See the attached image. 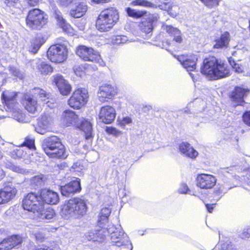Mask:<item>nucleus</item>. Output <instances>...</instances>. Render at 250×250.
Masks as SVG:
<instances>
[{
	"instance_id": "obj_1",
	"label": "nucleus",
	"mask_w": 250,
	"mask_h": 250,
	"mask_svg": "<svg viewBox=\"0 0 250 250\" xmlns=\"http://www.w3.org/2000/svg\"><path fill=\"white\" fill-rule=\"evenodd\" d=\"M200 72L206 77L213 80L226 78L231 75L230 68L226 62L212 55L203 59Z\"/></svg>"
},
{
	"instance_id": "obj_2",
	"label": "nucleus",
	"mask_w": 250,
	"mask_h": 250,
	"mask_svg": "<svg viewBox=\"0 0 250 250\" xmlns=\"http://www.w3.org/2000/svg\"><path fill=\"white\" fill-rule=\"evenodd\" d=\"M120 21V12L114 6H108L103 9L98 15L95 21L97 30L101 33L111 30Z\"/></svg>"
},
{
	"instance_id": "obj_3",
	"label": "nucleus",
	"mask_w": 250,
	"mask_h": 250,
	"mask_svg": "<svg viewBox=\"0 0 250 250\" xmlns=\"http://www.w3.org/2000/svg\"><path fill=\"white\" fill-rule=\"evenodd\" d=\"M86 201L79 197L69 199L62 206V212L64 215H72L76 218L83 216L86 213Z\"/></svg>"
},
{
	"instance_id": "obj_4",
	"label": "nucleus",
	"mask_w": 250,
	"mask_h": 250,
	"mask_svg": "<svg viewBox=\"0 0 250 250\" xmlns=\"http://www.w3.org/2000/svg\"><path fill=\"white\" fill-rule=\"evenodd\" d=\"M25 23L27 27L31 30H40L48 23V17L42 10L34 8L30 9L25 17Z\"/></svg>"
},
{
	"instance_id": "obj_5",
	"label": "nucleus",
	"mask_w": 250,
	"mask_h": 250,
	"mask_svg": "<svg viewBox=\"0 0 250 250\" xmlns=\"http://www.w3.org/2000/svg\"><path fill=\"white\" fill-rule=\"evenodd\" d=\"M165 30L172 40H163L161 43L162 48L171 52L178 51L180 48V44L183 41L182 32L178 28L170 25H166Z\"/></svg>"
},
{
	"instance_id": "obj_6",
	"label": "nucleus",
	"mask_w": 250,
	"mask_h": 250,
	"mask_svg": "<svg viewBox=\"0 0 250 250\" xmlns=\"http://www.w3.org/2000/svg\"><path fill=\"white\" fill-rule=\"evenodd\" d=\"M76 55L84 62H91L104 66L105 62L102 59L99 52L91 47L79 45L75 49Z\"/></svg>"
},
{
	"instance_id": "obj_7",
	"label": "nucleus",
	"mask_w": 250,
	"mask_h": 250,
	"mask_svg": "<svg viewBox=\"0 0 250 250\" xmlns=\"http://www.w3.org/2000/svg\"><path fill=\"white\" fill-rule=\"evenodd\" d=\"M68 49L64 44L57 43L51 45L47 50V56L52 62L61 63L68 58Z\"/></svg>"
},
{
	"instance_id": "obj_8",
	"label": "nucleus",
	"mask_w": 250,
	"mask_h": 250,
	"mask_svg": "<svg viewBox=\"0 0 250 250\" xmlns=\"http://www.w3.org/2000/svg\"><path fill=\"white\" fill-rule=\"evenodd\" d=\"M23 209L34 213L42 214L43 210L39 194L30 192L25 195L22 201Z\"/></svg>"
},
{
	"instance_id": "obj_9",
	"label": "nucleus",
	"mask_w": 250,
	"mask_h": 250,
	"mask_svg": "<svg viewBox=\"0 0 250 250\" xmlns=\"http://www.w3.org/2000/svg\"><path fill=\"white\" fill-rule=\"evenodd\" d=\"M88 98V93L86 89L78 88L73 92L67 101V104L71 108L78 110L87 104Z\"/></svg>"
},
{
	"instance_id": "obj_10",
	"label": "nucleus",
	"mask_w": 250,
	"mask_h": 250,
	"mask_svg": "<svg viewBox=\"0 0 250 250\" xmlns=\"http://www.w3.org/2000/svg\"><path fill=\"white\" fill-rule=\"evenodd\" d=\"M19 92L12 90L5 89L1 94V100L4 106L11 110L18 108V101Z\"/></svg>"
},
{
	"instance_id": "obj_11",
	"label": "nucleus",
	"mask_w": 250,
	"mask_h": 250,
	"mask_svg": "<svg viewBox=\"0 0 250 250\" xmlns=\"http://www.w3.org/2000/svg\"><path fill=\"white\" fill-rule=\"evenodd\" d=\"M250 92L248 87L235 86L233 90L229 93V97L232 103L235 104L234 106L237 105L244 106L246 102L244 98L247 97Z\"/></svg>"
},
{
	"instance_id": "obj_12",
	"label": "nucleus",
	"mask_w": 250,
	"mask_h": 250,
	"mask_svg": "<svg viewBox=\"0 0 250 250\" xmlns=\"http://www.w3.org/2000/svg\"><path fill=\"white\" fill-rule=\"evenodd\" d=\"M118 93L117 89L110 84L104 83L99 86L97 96L98 100L102 103L112 100Z\"/></svg>"
},
{
	"instance_id": "obj_13",
	"label": "nucleus",
	"mask_w": 250,
	"mask_h": 250,
	"mask_svg": "<svg viewBox=\"0 0 250 250\" xmlns=\"http://www.w3.org/2000/svg\"><path fill=\"white\" fill-rule=\"evenodd\" d=\"M196 186L202 189H211L216 185L217 179L215 176L207 173H199L195 179Z\"/></svg>"
},
{
	"instance_id": "obj_14",
	"label": "nucleus",
	"mask_w": 250,
	"mask_h": 250,
	"mask_svg": "<svg viewBox=\"0 0 250 250\" xmlns=\"http://www.w3.org/2000/svg\"><path fill=\"white\" fill-rule=\"evenodd\" d=\"M39 194L43 208L44 204L56 205L60 201L58 193L49 188H43L41 189Z\"/></svg>"
},
{
	"instance_id": "obj_15",
	"label": "nucleus",
	"mask_w": 250,
	"mask_h": 250,
	"mask_svg": "<svg viewBox=\"0 0 250 250\" xmlns=\"http://www.w3.org/2000/svg\"><path fill=\"white\" fill-rule=\"evenodd\" d=\"M23 238L19 234H12L0 241V250H12L21 246Z\"/></svg>"
},
{
	"instance_id": "obj_16",
	"label": "nucleus",
	"mask_w": 250,
	"mask_h": 250,
	"mask_svg": "<svg viewBox=\"0 0 250 250\" xmlns=\"http://www.w3.org/2000/svg\"><path fill=\"white\" fill-rule=\"evenodd\" d=\"M59 189L62 195L66 197L79 193L82 190L81 180L77 178L64 185L61 186Z\"/></svg>"
},
{
	"instance_id": "obj_17",
	"label": "nucleus",
	"mask_w": 250,
	"mask_h": 250,
	"mask_svg": "<svg viewBox=\"0 0 250 250\" xmlns=\"http://www.w3.org/2000/svg\"><path fill=\"white\" fill-rule=\"evenodd\" d=\"M116 115V110L113 106L105 105L100 108L98 117L104 123L109 124L114 121Z\"/></svg>"
},
{
	"instance_id": "obj_18",
	"label": "nucleus",
	"mask_w": 250,
	"mask_h": 250,
	"mask_svg": "<svg viewBox=\"0 0 250 250\" xmlns=\"http://www.w3.org/2000/svg\"><path fill=\"white\" fill-rule=\"evenodd\" d=\"M177 59L182 65L188 71H193L196 68L197 58L193 54H182L177 56Z\"/></svg>"
},
{
	"instance_id": "obj_19",
	"label": "nucleus",
	"mask_w": 250,
	"mask_h": 250,
	"mask_svg": "<svg viewBox=\"0 0 250 250\" xmlns=\"http://www.w3.org/2000/svg\"><path fill=\"white\" fill-rule=\"evenodd\" d=\"M53 83L57 87L60 93L63 96L69 95L71 91V86L65 80L63 77L60 74H57L53 76Z\"/></svg>"
},
{
	"instance_id": "obj_20",
	"label": "nucleus",
	"mask_w": 250,
	"mask_h": 250,
	"mask_svg": "<svg viewBox=\"0 0 250 250\" xmlns=\"http://www.w3.org/2000/svg\"><path fill=\"white\" fill-rule=\"evenodd\" d=\"M231 36L229 32L224 31L214 40L212 48L214 49H226L229 46Z\"/></svg>"
},
{
	"instance_id": "obj_21",
	"label": "nucleus",
	"mask_w": 250,
	"mask_h": 250,
	"mask_svg": "<svg viewBox=\"0 0 250 250\" xmlns=\"http://www.w3.org/2000/svg\"><path fill=\"white\" fill-rule=\"evenodd\" d=\"M30 92L32 97L38 99L43 104H47L51 101L52 102L55 101V99L53 98L50 93L47 92L41 87H35L30 90Z\"/></svg>"
},
{
	"instance_id": "obj_22",
	"label": "nucleus",
	"mask_w": 250,
	"mask_h": 250,
	"mask_svg": "<svg viewBox=\"0 0 250 250\" xmlns=\"http://www.w3.org/2000/svg\"><path fill=\"white\" fill-rule=\"evenodd\" d=\"M45 154L49 158L57 160H64L68 156L66 147L63 143L57 146Z\"/></svg>"
},
{
	"instance_id": "obj_23",
	"label": "nucleus",
	"mask_w": 250,
	"mask_h": 250,
	"mask_svg": "<svg viewBox=\"0 0 250 250\" xmlns=\"http://www.w3.org/2000/svg\"><path fill=\"white\" fill-rule=\"evenodd\" d=\"M62 143L60 137L56 135H51L43 140L42 147L44 152L46 153Z\"/></svg>"
},
{
	"instance_id": "obj_24",
	"label": "nucleus",
	"mask_w": 250,
	"mask_h": 250,
	"mask_svg": "<svg viewBox=\"0 0 250 250\" xmlns=\"http://www.w3.org/2000/svg\"><path fill=\"white\" fill-rule=\"evenodd\" d=\"M154 19L152 18H147L141 21L139 24L140 32L147 37L151 36L154 29Z\"/></svg>"
},
{
	"instance_id": "obj_25",
	"label": "nucleus",
	"mask_w": 250,
	"mask_h": 250,
	"mask_svg": "<svg viewBox=\"0 0 250 250\" xmlns=\"http://www.w3.org/2000/svg\"><path fill=\"white\" fill-rule=\"evenodd\" d=\"M21 104L24 108L30 113H34L37 110L38 107L37 101L31 95L24 94L22 97Z\"/></svg>"
},
{
	"instance_id": "obj_26",
	"label": "nucleus",
	"mask_w": 250,
	"mask_h": 250,
	"mask_svg": "<svg viewBox=\"0 0 250 250\" xmlns=\"http://www.w3.org/2000/svg\"><path fill=\"white\" fill-rule=\"evenodd\" d=\"M15 188H4L0 189V205L7 204L17 194Z\"/></svg>"
},
{
	"instance_id": "obj_27",
	"label": "nucleus",
	"mask_w": 250,
	"mask_h": 250,
	"mask_svg": "<svg viewBox=\"0 0 250 250\" xmlns=\"http://www.w3.org/2000/svg\"><path fill=\"white\" fill-rule=\"evenodd\" d=\"M78 116L75 112L66 109L64 110L61 116V121L66 126H70L78 122Z\"/></svg>"
},
{
	"instance_id": "obj_28",
	"label": "nucleus",
	"mask_w": 250,
	"mask_h": 250,
	"mask_svg": "<svg viewBox=\"0 0 250 250\" xmlns=\"http://www.w3.org/2000/svg\"><path fill=\"white\" fill-rule=\"evenodd\" d=\"M101 228L100 229L88 232L85 235L86 239L91 241H102L108 231L105 228Z\"/></svg>"
},
{
	"instance_id": "obj_29",
	"label": "nucleus",
	"mask_w": 250,
	"mask_h": 250,
	"mask_svg": "<svg viewBox=\"0 0 250 250\" xmlns=\"http://www.w3.org/2000/svg\"><path fill=\"white\" fill-rule=\"evenodd\" d=\"M179 149L182 154L191 159H195L198 154V152L187 142H182L180 144Z\"/></svg>"
},
{
	"instance_id": "obj_30",
	"label": "nucleus",
	"mask_w": 250,
	"mask_h": 250,
	"mask_svg": "<svg viewBox=\"0 0 250 250\" xmlns=\"http://www.w3.org/2000/svg\"><path fill=\"white\" fill-rule=\"evenodd\" d=\"M79 128L84 132L85 139L92 142L94 134L92 132V126L90 122L86 120L82 121L79 125Z\"/></svg>"
},
{
	"instance_id": "obj_31",
	"label": "nucleus",
	"mask_w": 250,
	"mask_h": 250,
	"mask_svg": "<svg viewBox=\"0 0 250 250\" xmlns=\"http://www.w3.org/2000/svg\"><path fill=\"white\" fill-rule=\"evenodd\" d=\"M87 11V6L83 3H79L75 8L69 12L70 16L73 18H80L83 17Z\"/></svg>"
},
{
	"instance_id": "obj_32",
	"label": "nucleus",
	"mask_w": 250,
	"mask_h": 250,
	"mask_svg": "<svg viewBox=\"0 0 250 250\" xmlns=\"http://www.w3.org/2000/svg\"><path fill=\"white\" fill-rule=\"evenodd\" d=\"M37 72L41 75H46L53 72V68L50 64L46 62L41 61L36 64Z\"/></svg>"
},
{
	"instance_id": "obj_33",
	"label": "nucleus",
	"mask_w": 250,
	"mask_h": 250,
	"mask_svg": "<svg viewBox=\"0 0 250 250\" xmlns=\"http://www.w3.org/2000/svg\"><path fill=\"white\" fill-rule=\"evenodd\" d=\"M110 213L111 210L108 208L104 207L101 209L98 220V225L101 228H104V226L108 222V217Z\"/></svg>"
},
{
	"instance_id": "obj_34",
	"label": "nucleus",
	"mask_w": 250,
	"mask_h": 250,
	"mask_svg": "<svg viewBox=\"0 0 250 250\" xmlns=\"http://www.w3.org/2000/svg\"><path fill=\"white\" fill-rule=\"evenodd\" d=\"M124 233L120 230L116 229L111 233V241L112 245L121 246L124 244Z\"/></svg>"
},
{
	"instance_id": "obj_35",
	"label": "nucleus",
	"mask_w": 250,
	"mask_h": 250,
	"mask_svg": "<svg viewBox=\"0 0 250 250\" xmlns=\"http://www.w3.org/2000/svg\"><path fill=\"white\" fill-rule=\"evenodd\" d=\"M58 20L59 25L64 32L71 36L75 34V30L62 17H58Z\"/></svg>"
},
{
	"instance_id": "obj_36",
	"label": "nucleus",
	"mask_w": 250,
	"mask_h": 250,
	"mask_svg": "<svg viewBox=\"0 0 250 250\" xmlns=\"http://www.w3.org/2000/svg\"><path fill=\"white\" fill-rule=\"evenodd\" d=\"M45 41L42 37H35L31 42L30 52L35 54Z\"/></svg>"
},
{
	"instance_id": "obj_37",
	"label": "nucleus",
	"mask_w": 250,
	"mask_h": 250,
	"mask_svg": "<svg viewBox=\"0 0 250 250\" xmlns=\"http://www.w3.org/2000/svg\"><path fill=\"white\" fill-rule=\"evenodd\" d=\"M125 11L129 17L134 19L140 18L146 14V11L137 10L129 7L125 9Z\"/></svg>"
},
{
	"instance_id": "obj_38",
	"label": "nucleus",
	"mask_w": 250,
	"mask_h": 250,
	"mask_svg": "<svg viewBox=\"0 0 250 250\" xmlns=\"http://www.w3.org/2000/svg\"><path fill=\"white\" fill-rule=\"evenodd\" d=\"M35 140L31 135H28L24 138V141L21 145V146H25L29 149L36 150L35 145Z\"/></svg>"
},
{
	"instance_id": "obj_39",
	"label": "nucleus",
	"mask_w": 250,
	"mask_h": 250,
	"mask_svg": "<svg viewBox=\"0 0 250 250\" xmlns=\"http://www.w3.org/2000/svg\"><path fill=\"white\" fill-rule=\"evenodd\" d=\"M130 5L133 6H141L147 8L153 7L154 4L151 1L147 0H133Z\"/></svg>"
},
{
	"instance_id": "obj_40",
	"label": "nucleus",
	"mask_w": 250,
	"mask_h": 250,
	"mask_svg": "<svg viewBox=\"0 0 250 250\" xmlns=\"http://www.w3.org/2000/svg\"><path fill=\"white\" fill-rule=\"evenodd\" d=\"M20 2V0H5L4 3L10 10H13L19 8Z\"/></svg>"
},
{
	"instance_id": "obj_41",
	"label": "nucleus",
	"mask_w": 250,
	"mask_h": 250,
	"mask_svg": "<svg viewBox=\"0 0 250 250\" xmlns=\"http://www.w3.org/2000/svg\"><path fill=\"white\" fill-rule=\"evenodd\" d=\"M43 214L45 218L47 219H52L56 215L54 209L50 207L47 208Z\"/></svg>"
},
{
	"instance_id": "obj_42",
	"label": "nucleus",
	"mask_w": 250,
	"mask_h": 250,
	"mask_svg": "<svg viewBox=\"0 0 250 250\" xmlns=\"http://www.w3.org/2000/svg\"><path fill=\"white\" fill-rule=\"evenodd\" d=\"M33 235L36 241L39 242H42L46 238L45 233L42 231H38L34 233Z\"/></svg>"
},
{
	"instance_id": "obj_43",
	"label": "nucleus",
	"mask_w": 250,
	"mask_h": 250,
	"mask_svg": "<svg viewBox=\"0 0 250 250\" xmlns=\"http://www.w3.org/2000/svg\"><path fill=\"white\" fill-rule=\"evenodd\" d=\"M223 196V191L220 188L214 189L212 193V196L214 200L218 201Z\"/></svg>"
},
{
	"instance_id": "obj_44",
	"label": "nucleus",
	"mask_w": 250,
	"mask_h": 250,
	"mask_svg": "<svg viewBox=\"0 0 250 250\" xmlns=\"http://www.w3.org/2000/svg\"><path fill=\"white\" fill-rule=\"evenodd\" d=\"M105 130L107 134L113 135L115 136H118L121 133L119 130L112 126H107L105 128Z\"/></svg>"
},
{
	"instance_id": "obj_45",
	"label": "nucleus",
	"mask_w": 250,
	"mask_h": 250,
	"mask_svg": "<svg viewBox=\"0 0 250 250\" xmlns=\"http://www.w3.org/2000/svg\"><path fill=\"white\" fill-rule=\"evenodd\" d=\"M242 120L247 125L250 126V110L244 113L242 115Z\"/></svg>"
},
{
	"instance_id": "obj_46",
	"label": "nucleus",
	"mask_w": 250,
	"mask_h": 250,
	"mask_svg": "<svg viewBox=\"0 0 250 250\" xmlns=\"http://www.w3.org/2000/svg\"><path fill=\"white\" fill-rule=\"evenodd\" d=\"M233 69L237 73H242L243 72V68L242 65L236 63L234 62L233 63H231Z\"/></svg>"
},
{
	"instance_id": "obj_47",
	"label": "nucleus",
	"mask_w": 250,
	"mask_h": 250,
	"mask_svg": "<svg viewBox=\"0 0 250 250\" xmlns=\"http://www.w3.org/2000/svg\"><path fill=\"white\" fill-rule=\"evenodd\" d=\"M45 180V178L43 175H37L33 177V181L36 184L44 183Z\"/></svg>"
},
{
	"instance_id": "obj_48",
	"label": "nucleus",
	"mask_w": 250,
	"mask_h": 250,
	"mask_svg": "<svg viewBox=\"0 0 250 250\" xmlns=\"http://www.w3.org/2000/svg\"><path fill=\"white\" fill-rule=\"evenodd\" d=\"M131 122L132 119L129 117H124L119 121V124L122 126H125L126 125L131 123Z\"/></svg>"
},
{
	"instance_id": "obj_49",
	"label": "nucleus",
	"mask_w": 250,
	"mask_h": 250,
	"mask_svg": "<svg viewBox=\"0 0 250 250\" xmlns=\"http://www.w3.org/2000/svg\"><path fill=\"white\" fill-rule=\"evenodd\" d=\"M27 4L29 7H34L38 5L41 0H25Z\"/></svg>"
},
{
	"instance_id": "obj_50",
	"label": "nucleus",
	"mask_w": 250,
	"mask_h": 250,
	"mask_svg": "<svg viewBox=\"0 0 250 250\" xmlns=\"http://www.w3.org/2000/svg\"><path fill=\"white\" fill-rule=\"evenodd\" d=\"M33 250H53L52 248L50 247L44 245H38L36 247H35Z\"/></svg>"
},
{
	"instance_id": "obj_51",
	"label": "nucleus",
	"mask_w": 250,
	"mask_h": 250,
	"mask_svg": "<svg viewBox=\"0 0 250 250\" xmlns=\"http://www.w3.org/2000/svg\"><path fill=\"white\" fill-rule=\"evenodd\" d=\"M217 204L216 203H213V204H206L205 206L206 207V208L208 210V211L209 213H212L213 211L214 208L216 207Z\"/></svg>"
},
{
	"instance_id": "obj_52",
	"label": "nucleus",
	"mask_w": 250,
	"mask_h": 250,
	"mask_svg": "<svg viewBox=\"0 0 250 250\" xmlns=\"http://www.w3.org/2000/svg\"><path fill=\"white\" fill-rule=\"evenodd\" d=\"M35 130L38 133L41 134H43L46 132L45 128L42 127L41 125H40L39 124H38L37 126L35 127Z\"/></svg>"
},
{
	"instance_id": "obj_53",
	"label": "nucleus",
	"mask_w": 250,
	"mask_h": 250,
	"mask_svg": "<svg viewBox=\"0 0 250 250\" xmlns=\"http://www.w3.org/2000/svg\"><path fill=\"white\" fill-rule=\"evenodd\" d=\"M242 238L243 239L248 238L250 237V229H247L242 233Z\"/></svg>"
},
{
	"instance_id": "obj_54",
	"label": "nucleus",
	"mask_w": 250,
	"mask_h": 250,
	"mask_svg": "<svg viewBox=\"0 0 250 250\" xmlns=\"http://www.w3.org/2000/svg\"><path fill=\"white\" fill-rule=\"evenodd\" d=\"M111 0H92V1L95 3H107L110 1Z\"/></svg>"
},
{
	"instance_id": "obj_55",
	"label": "nucleus",
	"mask_w": 250,
	"mask_h": 250,
	"mask_svg": "<svg viewBox=\"0 0 250 250\" xmlns=\"http://www.w3.org/2000/svg\"><path fill=\"white\" fill-rule=\"evenodd\" d=\"M224 246L225 247H223L222 248V249H224V248L225 247L227 250H233V249L231 248V246H229V244H227L226 245H224Z\"/></svg>"
},
{
	"instance_id": "obj_56",
	"label": "nucleus",
	"mask_w": 250,
	"mask_h": 250,
	"mask_svg": "<svg viewBox=\"0 0 250 250\" xmlns=\"http://www.w3.org/2000/svg\"><path fill=\"white\" fill-rule=\"evenodd\" d=\"M2 155L1 154V152H0V159L2 158Z\"/></svg>"
}]
</instances>
